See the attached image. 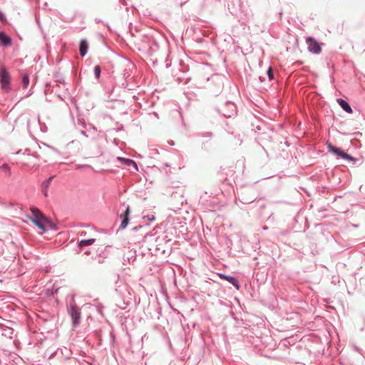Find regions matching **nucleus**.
I'll return each instance as SVG.
<instances>
[{
	"instance_id": "20e7f679",
	"label": "nucleus",
	"mask_w": 365,
	"mask_h": 365,
	"mask_svg": "<svg viewBox=\"0 0 365 365\" xmlns=\"http://www.w3.org/2000/svg\"><path fill=\"white\" fill-rule=\"evenodd\" d=\"M307 43L308 45V49L310 52L314 53H319L322 51L319 43L316 41L312 37L307 38Z\"/></svg>"
},
{
	"instance_id": "aec40b11",
	"label": "nucleus",
	"mask_w": 365,
	"mask_h": 365,
	"mask_svg": "<svg viewBox=\"0 0 365 365\" xmlns=\"http://www.w3.org/2000/svg\"><path fill=\"white\" fill-rule=\"evenodd\" d=\"M24 87H25L29 83V78H28V77L24 76Z\"/></svg>"
},
{
	"instance_id": "f8f14e48",
	"label": "nucleus",
	"mask_w": 365,
	"mask_h": 365,
	"mask_svg": "<svg viewBox=\"0 0 365 365\" xmlns=\"http://www.w3.org/2000/svg\"><path fill=\"white\" fill-rule=\"evenodd\" d=\"M117 159H118V160L125 163L126 165H128V166L133 165L135 169H137L136 163L134 161H133L132 160L125 159V158H123L120 157H118Z\"/></svg>"
},
{
	"instance_id": "412c9836",
	"label": "nucleus",
	"mask_w": 365,
	"mask_h": 365,
	"mask_svg": "<svg viewBox=\"0 0 365 365\" xmlns=\"http://www.w3.org/2000/svg\"><path fill=\"white\" fill-rule=\"evenodd\" d=\"M147 217H148V219L149 220H155V217H154V215H150H150H148V216H147Z\"/></svg>"
},
{
	"instance_id": "dca6fc26",
	"label": "nucleus",
	"mask_w": 365,
	"mask_h": 365,
	"mask_svg": "<svg viewBox=\"0 0 365 365\" xmlns=\"http://www.w3.org/2000/svg\"><path fill=\"white\" fill-rule=\"evenodd\" d=\"M0 21L3 24H5L7 22V19L6 18V16L0 10Z\"/></svg>"
},
{
	"instance_id": "1a4fd4ad",
	"label": "nucleus",
	"mask_w": 365,
	"mask_h": 365,
	"mask_svg": "<svg viewBox=\"0 0 365 365\" xmlns=\"http://www.w3.org/2000/svg\"><path fill=\"white\" fill-rule=\"evenodd\" d=\"M220 277L221 279L228 281L229 282L232 284L237 289H239V288H240L239 284L235 277H230V276H226V275L222 274H220Z\"/></svg>"
},
{
	"instance_id": "423d86ee",
	"label": "nucleus",
	"mask_w": 365,
	"mask_h": 365,
	"mask_svg": "<svg viewBox=\"0 0 365 365\" xmlns=\"http://www.w3.org/2000/svg\"><path fill=\"white\" fill-rule=\"evenodd\" d=\"M11 45V38L4 31H0V46L8 47Z\"/></svg>"
},
{
	"instance_id": "4be33fe9",
	"label": "nucleus",
	"mask_w": 365,
	"mask_h": 365,
	"mask_svg": "<svg viewBox=\"0 0 365 365\" xmlns=\"http://www.w3.org/2000/svg\"><path fill=\"white\" fill-rule=\"evenodd\" d=\"M21 152V150H18L16 153L19 154Z\"/></svg>"
},
{
	"instance_id": "9b49d317",
	"label": "nucleus",
	"mask_w": 365,
	"mask_h": 365,
	"mask_svg": "<svg viewBox=\"0 0 365 365\" xmlns=\"http://www.w3.org/2000/svg\"><path fill=\"white\" fill-rule=\"evenodd\" d=\"M95 242V239L83 240L79 242L78 246L82 248L86 246H89Z\"/></svg>"
},
{
	"instance_id": "a211bd4d",
	"label": "nucleus",
	"mask_w": 365,
	"mask_h": 365,
	"mask_svg": "<svg viewBox=\"0 0 365 365\" xmlns=\"http://www.w3.org/2000/svg\"><path fill=\"white\" fill-rule=\"evenodd\" d=\"M267 74H268V76H269V78L270 80L273 79L274 76H273V73H272V68H271V67H269V69H268V71H267Z\"/></svg>"
},
{
	"instance_id": "9d476101",
	"label": "nucleus",
	"mask_w": 365,
	"mask_h": 365,
	"mask_svg": "<svg viewBox=\"0 0 365 365\" xmlns=\"http://www.w3.org/2000/svg\"><path fill=\"white\" fill-rule=\"evenodd\" d=\"M337 102L346 112H347L349 113H352V109L346 101H345L344 100H343L341 98H339L337 100Z\"/></svg>"
},
{
	"instance_id": "6e6552de",
	"label": "nucleus",
	"mask_w": 365,
	"mask_h": 365,
	"mask_svg": "<svg viewBox=\"0 0 365 365\" xmlns=\"http://www.w3.org/2000/svg\"><path fill=\"white\" fill-rule=\"evenodd\" d=\"M88 43L86 40H81L79 46V51L81 56H84L88 51Z\"/></svg>"
},
{
	"instance_id": "f03ea898",
	"label": "nucleus",
	"mask_w": 365,
	"mask_h": 365,
	"mask_svg": "<svg viewBox=\"0 0 365 365\" xmlns=\"http://www.w3.org/2000/svg\"><path fill=\"white\" fill-rule=\"evenodd\" d=\"M0 84L4 92L11 90V76L8 71L4 66H0Z\"/></svg>"
},
{
	"instance_id": "7ed1b4c3",
	"label": "nucleus",
	"mask_w": 365,
	"mask_h": 365,
	"mask_svg": "<svg viewBox=\"0 0 365 365\" xmlns=\"http://www.w3.org/2000/svg\"><path fill=\"white\" fill-rule=\"evenodd\" d=\"M327 147L329 152L333 153L334 154L336 155L339 157L342 158L343 159L348 160H354V158L351 157V155L345 153L343 150L341 149L336 148L333 146L331 143L327 144Z\"/></svg>"
},
{
	"instance_id": "0eeeda50",
	"label": "nucleus",
	"mask_w": 365,
	"mask_h": 365,
	"mask_svg": "<svg viewBox=\"0 0 365 365\" xmlns=\"http://www.w3.org/2000/svg\"><path fill=\"white\" fill-rule=\"evenodd\" d=\"M129 215H130V207H127L125 212L120 215V218L122 219L121 224L120 225V229H124L127 227L129 221Z\"/></svg>"
},
{
	"instance_id": "f257e3e1",
	"label": "nucleus",
	"mask_w": 365,
	"mask_h": 365,
	"mask_svg": "<svg viewBox=\"0 0 365 365\" xmlns=\"http://www.w3.org/2000/svg\"><path fill=\"white\" fill-rule=\"evenodd\" d=\"M26 217L40 230L41 234L45 232L51 225L50 220L34 206L29 208L26 213Z\"/></svg>"
},
{
	"instance_id": "2eb2a0df",
	"label": "nucleus",
	"mask_w": 365,
	"mask_h": 365,
	"mask_svg": "<svg viewBox=\"0 0 365 365\" xmlns=\"http://www.w3.org/2000/svg\"><path fill=\"white\" fill-rule=\"evenodd\" d=\"M53 176H51L48 179H47L46 181L42 182V187L46 186V187H48L49 184L51 183V180H53Z\"/></svg>"
},
{
	"instance_id": "39448f33",
	"label": "nucleus",
	"mask_w": 365,
	"mask_h": 365,
	"mask_svg": "<svg viewBox=\"0 0 365 365\" xmlns=\"http://www.w3.org/2000/svg\"><path fill=\"white\" fill-rule=\"evenodd\" d=\"M70 315L72 318L73 324L74 327L78 326L80 324L81 312L76 306H72L69 312Z\"/></svg>"
},
{
	"instance_id": "4468645a",
	"label": "nucleus",
	"mask_w": 365,
	"mask_h": 365,
	"mask_svg": "<svg viewBox=\"0 0 365 365\" xmlns=\"http://www.w3.org/2000/svg\"><path fill=\"white\" fill-rule=\"evenodd\" d=\"M101 67L99 66H96L94 68V73L96 78H98L100 77L101 74Z\"/></svg>"
},
{
	"instance_id": "f3484780",
	"label": "nucleus",
	"mask_w": 365,
	"mask_h": 365,
	"mask_svg": "<svg viewBox=\"0 0 365 365\" xmlns=\"http://www.w3.org/2000/svg\"><path fill=\"white\" fill-rule=\"evenodd\" d=\"M13 334V329L11 328H8L5 330V333L4 334L5 336H9V337H11V335Z\"/></svg>"
},
{
	"instance_id": "ddd939ff",
	"label": "nucleus",
	"mask_w": 365,
	"mask_h": 365,
	"mask_svg": "<svg viewBox=\"0 0 365 365\" xmlns=\"http://www.w3.org/2000/svg\"><path fill=\"white\" fill-rule=\"evenodd\" d=\"M0 169L4 170L6 172H7L8 175H11L10 168H9V165L7 163L3 164L1 166Z\"/></svg>"
},
{
	"instance_id": "6ab92c4d",
	"label": "nucleus",
	"mask_w": 365,
	"mask_h": 365,
	"mask_svg": "<svg viewBox=\"0 0 365 365\" xmlns=\"http://www.w3.org/2000/svg\"><path fill=\"white\" fill-rule=\"evenodd\" d=\"M42 190H43V195L45 196H47L48 195V187H46V186L42 187Z\"/></svg>"
}]
</instances>
